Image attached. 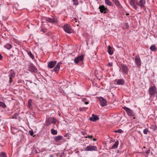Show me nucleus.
Returning a JSON list of instances; mask_svg holds the SVG:
<instances>
[{"label":"nucleus","mask_w":157,"mask_h":157,"mask_svg":"<svg viewBox=\"0 0 157 157\" xmlns=\"http://www.w3.org/2000/svg\"><path fill=\"white\" fill-rule=\"evenodd\" d=\"M130 3L131 6L137 11H140L142 8L144 10L146 9V0H140L139 2L137 0H131Z\"/></svg>","instance_id":"obj_1"},{"label":"nucleus","mask_w":157,"mask_h":157,"mask_svg":"<svg viewBox=\"0 0 157 157\" xmlns=\"http://www.w3.org/2000/svg\"><path fill=\"white\" fill-rule=\"evenodd\" d=\"M26 66L29 71L34 73L37 72V69L34 66L33 64L32 63H29L26 65Z\"/></svg>","instance_id":"obj_2"},{"label":"nucleus","mask_w":157,"mask_h":157,"mask_svg":"<svg viewBox=\"0 0 157 157\" xmlns=\"http://www.w3.org/2000/svg\"><path fill=\"white\" fill-rule=\"evenodd\" d=\"M56 121L57 120L56 119L53 117H51L47 118L46 119V125L48 126L52 123H53L55 124L56 123Z\"/></svg>","instance_id":"obj_3"},{"label":"nucleus","mask_w":157,"mask_h":157,"mask_svg":"<svg viewBox=\"0 0 157 157\" xmlns=\"http://www.w3.org/2000/svg\"><path fill=\"white\" fill-rule=\"evenodd\" d=\"M63 29L66 32L68 33H71L73 31V30L71 26L67 24H65L64 25Z\"/></svg>","instance_id":"obj_4"},{"label":"nucleus","mask_w":157,"mask_h":157,"mask_svg":"<svg viewBox=\"0 0 157 157\" xmlns=\"http://www.w3.org/2000/svg\"><path fill=\"white\" fill-rule=\"evenodd\" d=\"M121 67L120 71L121 70L123 73L127 74L128 73V67L125 64L121 63Z\"/></svg>","instance_id":"obj_5"},{"label":"nucleus","mask_w":157,"mask_h":157,"mask_svg":"<svg viewBox=\"0 0 157 157\" xmlns=\"http://www.w3.org/2000/svg\"><path fill=\"white\" fill-rule=\"evenodd\" d=\"M126 112L127 114L129 116H134L135 113L133 111L130 109L126 107H124L122 108Z\"/></svg>","instance_id":"obj_6"},{"label":"nucleus","mask_w":157,"mask_h":157,"mask_svg":"<svg viewBox=\"0 0 157 157\" xmlns=\"http://www.w3.org/2000/svg\"><path fill=\"white\" fill-rule=\"evenodd\" d=\"M99 9L100 10L101 13H108L109 10L108 9L103 5H101L99 7Z\"/></svg>","instance_id":"obj_7"},{"label":"nucleus","mask_w":157,"mask_h":157,"mask_svg":"<svg viewBox=\"0 0 157 157\" xmlns=\"http://www.w3.org/2000/svg\"><path fill=\"white\" fill-rule=\"evenodd\" d=\"M45 20L50 23L57 22V19L56 17L46 18Z\"/></svg>","instance_id":"obj_8"},{"label":"nucleus","mask_w":157,"mask_h":157,"mask_svg":"<svg viewBox=\"0 0 157 157\" xmlns=\"http://www.w3.org/2000/svg\"><path fill=\"white\" fill-rule=\"evenodd\" d=\"M9 73L10 74V75L9 76V77H10L9 82L10 83H11L13 81L12 78H14L15 76V73L12 70L10 71Z\"/></svg>","instance_id":"obj_9"},{"label":"nucleus","mask_w":157,"mask_h":157,"mask_svg":"<svg viewBox=\"0 0 157 157\" xmlns=\"http://www.w3.org/2000/svg\"><path fill=\"white\" fill-rule=\"evenodd\" d=\"M156 90V89L155 86H151L149 90V94L151 95H154L155 94Z\"/></svg>","instance_id":"obj_10"},{"label":"nucleus","mask_w":157,"mask_h":157,"mask_svg":"<svg viewBox=\"0 0 157 157\" xmlns=\"http://www.w3.org/2000/svg\"><path fill=\"white\" fill-rule=\"evenodd\" d=\"M135 62L138 67H140L141 65V61L139 56H136L135 57Z\"/></svg>","instance_id":"obj_11"},{"label":"nucleus","mask_w":157,"mask_h":157,"mask_svg":"<svg viewBox=\"0 0 157 157\" xmlns=\"http://www.w3.org/2000/svg\"><path fill=\"white\" fill-rule=\"evenodd\" d=\"M84 56L82 55L81 56H78L76 57H75L74 59V62L76 64L78 63L79 61H82L83 59Z\"/></svg>","instance_id":"obj_12"},{"label":"nucleus","mask_w":157,"mask_h":157,"mask_svg":"<svg viewBox=\"0 0 157 157\" xmlns=\"http://www.w3.org/2000/svg\"><path fill=\"white\" fill-rule=\"evenodd\" d=\"M85 150L86 151H95L97 150V147L94 146H87Z\"/></svg>","instance_id":"obj_13"},{"label":"nucleus","mask_w":157,"mask_h":157,"mask_svg":"<svg viewBox=\"0 0 157 157\" xmlns=\"http://www.w3.org/2000/svg\"><path fill=\"white\" fill-rule=\"evenodd\" d=\"M56 61H51L49 62L48 64V67L50 68L54 67L56 64Z\"/></svg>","instance_id":"obj_14"},{"label":"nucleus","mask_w":157,"mask_h":157,"mask_svg":"<svg viewBox=\"0 0 157 157\" xmlns=\"http://www.w3.org/2000/svg\"><path fill=\"white\" fill-rule=\"evenodd\" d=\"M99 99L100 101V104L102 106H104L106 105L107 101L105 99L102 97H100Z\"/></svg>","instance_id":"obj_15"},{"label":"nucleus","mask_w":157,"mask_h":157,"mask_svg":"<svg viewBox=\"0 0 157 157\" xmlns=\"http://www.w3.org/2000/svg\"><path fill=\"white\" fill-rule=\"evenodd\" d=\"M61 63L60 62L58 63L55 67L53 69V71L56 72V73L57 74H58V72L60 69V65Z\"/></svg>","instance_id":"obj_16"},{"label":"nucleus","mask_w":157,"mask_h":157,"mask_svg":"<svg viewBox=\"0 0 157 157\" xmlns=\"http://www.w3.org/2000/svg\"><path fill=\"white\" fill-rule=\"evenodd\" d=\"M89 119L91 121H95L96 120H99V118L97 115L92 114V117H90Z\"/></svg>","instance_id":"obj_17"},{"label":"nucleus","mask_w":157,"mask_h":157,"mask_svg":"<svg viewBox=\"0 0 157 157\" xmlns=\"http://www.w3.org/2000/svg\"><path fill=\"white\" fill-rule=\"evenodd\" d=\"M63 137L62 136L58 135L55 137L54 140L56 141H58L59 140H61L63 139Z\"/></svg>","instance_id":"obj_18"},{"label":"nucleus","mask_w":157,"mask_h":157,"mask_svg":"<svg viewBox=\"0 0 157 157\" xmlns=\"http://www.w3.org/2000/svg\"><path fill=\"white\" fill-rule=\"evenodd\" d=\"M107 52L110 55H112L113 53V51L112 50L111 48L110 45L108 46Z\"/></svg>","instance_id":"obj_19"},{"label":"nucleus","mask_w":157,"mask_h":157,"mask_svg":"<svg viewBox=\"0 0 157 157\" xmlns=\"http://www.w3.org/2000/svg\"><path fill=\"white\" fill-rule=\"evenodd\" d=\"M124 83V80L123 79H119L117 82V84L118 85H123Z\"/></svg>","instance_id":"obj_20"},{"label":"nucleus","mask_w":157,"mask_h":157,"mask_svg":"<svg viewBox=\"0 0 157 157\" xmlns=\"http://www.w3.org/2000/svg\"><path fill=\"white\" fill-rule=\"evenodd\" d=\"M118 141H117L116 142H115L114 144L111 147V148L112 149H116L118 145Z\"/></svg>","instance_id":"obj_21"},{"label":"nucleus","mask_w":157,"mask_h":157,"mask_svg":"<svg viewBox=\"0 0 157 157\" xmlns=\"http://www.w3.org/2000/svg\"><path fill=\"white\" fill-rule=\"evenodd\" d=\"M112 1L117 6L119 7L120 6V4L118 0H112Z\"/></svg>","instance_id":"obj_22"},{"label":"nucleus","mask_w":157,"mask_h":157,"mask_svg":"<svg viewBox=\"0 0 157 157\" xmlns=\"http://www.w3.org/2000/svg\"><path fill=\"white\" fill-rule=\"evenodd\" d=\"M105 2L106 4L109 6H112L113 5V4L109 0H105Z\"/></svg>","instance_id":"obj_23"},{"label":"nucleus","mask_w":157,"mask_h":157,"mask_svg":"<svg viewBox=\"0 0 157 157\" xmlns=\"http://www.w3.org/2000/svg\"><path fill=\"white\" fill-rule=\"evenodd\" d=\"M51 133L53 135H56L57 133V131L56 130H54V129H52L51 130Z\"/></svg>","instance_id":"obj_24"},{"label":"nucleus","mask_w":157,"mask_h":157,"mask_svg":"<svg viewBox=\"0 0 157 157\" xmlns=\"http://www.w3.org/2000/svg\"><path fill=\"white\" fill-rule=\"evenodd\" d=\"M150 49L152 51H154L156 50V48L155 45H153L150 48Z\"/></svg>","instance_id":"obj_25"},{"label":"nucleus","mask_w":157,"mask_h":157,"mask_svg":"<svg viewBox=\"0 0 157 157\" xmlns=\"http://www.w3.org/2000/svg\"><path fill=\"white\" fill-rule=\"evenodd\" d=\"M4 47L9 50L12 47V45L10 44H7L4 46Z\"/></svg>","instance_id":"obj_26"},{"label":"nucleus","mask_w":157,"mask_h":157,"mask_svg":"<svg viewBox=\"0 0 157 157\" xmlns=\"http://www.w3.org/2000/svg\"><path fill=\"white\" fill-rule=\"evenodd\" d=\"M82 101L84 102L85 104L86 105L88 104L89 103V101H88L87 99L86 98H83L82 99Z\"/></svg>","instance_id":"obj_27"},{"label":"nucleus","mask_w":157,"mask_h":157,"mask_svg":"<svg viewBox=\"0 0 157 157\" xmlns=\"http://www.w3.org/2000/svg\"><path fill=\"white\" fill-rule=\"evenodd\" d=\"M28 55L30 57L32 58V59H33L34 58V55L32 54L31 52H29L28 53Z\"/></svg>","instance_id":"obj_28"},{"label":"nucleus","mask_w":157,"mask_h":157,"mask_svg":"<svg viewBox=\"0 0 157 157\" xmlns=\"http://www.w3.org/2000/svg\"><path fill=\"white\" fill-rule=\"evenodd\" d=\"M0 157H7L6 154L3 152L0 153Z\"/></svg>","instance_id":"obj_29"},{"label":"nucleus","mask_w":157,"mask_h":157,"mask_svg":"<svg viewBox=\"0 0 157 157\" xmlns=\"http://www.w3.org/2000/svg\"><path fill=\"white\" fill-rule=\"evenodd\" d=\"M150 133V132L149 131L148 128H146L144 129L143 130V133L145 134H147V133Z\"/></svg>","instance_id":"obj_30"},{"label":"nucleus","mask_w":157,"mask_h":157,"mask_svg":"<svg viewBox=\"0 0 157 157\" xmlns=\"http://www.w3.org/2000/svg\"><path fill=\"white\" fill-rule=\"evenodd\" d=\"M0 106L3 107L4 108H6V106L5 103L0 101Z\"/></svg>","instance_id":"obj_31"},{"label":"nucleus","mask_w":157,"mask_h":157,"mask_svg":"<svg viewBox=\"0 0 157 157\" xmlns=\"http://www.w3.org/2000/svg\"><path fill=\"white\" fill-rule=\"evenodd\" d=\"M18 116V113H16L13 115V116L12 117V118L15 119H17V118Z\"/></svg>","instance_id":"obj_32"},{"label":"nucleus","mask_w":157,"mask_h":157,"mask_svg":"<svg viewBox=\"0 0 157 157\" xmlns=\"http://www.w3.org/2000/svg\"><path fill=\"white\" fill-rule=\"evenodd\" d=\"M32 100L31 99H29L28 102V106L30 107L31 105V103L32 102Z\"/></svg>","instance_id":"obj_33"},{"label":"nucleus","mask_w":157,"mask_h":157,"mask_svg":"<svg viewBox=\"0 0 157 157\" xmlns=\"http://www.w3.org/2000/svg\"><path fill=\"white\" fill-rule=\"evenodd\" d=\"M73 2V4L75 5H77L78 4V0H72Z\"/></svg>","instance_id":"obj_34"},{"label":"nucleus","mask_w":157,"mask_h":157,"mask_svg":"<svg viewBox=\"0 0 157 157\" xmlns=\"http://www.w3.org/2000/svg\"><path fill=\"white\" fill-rule=\"evenodd\" d=\"M152 128L154 131H156L157 130V127L155 125L152 126Z\"/></svg>","instance_id":"obj_35"},{"label":"nucleus","mask_w":157,"mask_h":157,"mask_svg":"<svg viewBox=\"0 0 157 157\" xmlns=\"http://www.w3.org/2000/svg\"><path fill=\"white\" fill-rule=\"evenodd\" d=\"M122 131H123L121 129H119L118 130H117L116 131H115V132H118V133H121Z\"/></svg>","instance_id":"obj_36"},{"label":"nucleus","mask_w":157,"mask_h":157,"mask_svg":"<svg viewBox=\"0 0 157 157\" xmlns=\"http://www.w3.org/2000/svg\"><path fill=\"white\" fill-rule=\"evenodd\" d=\"M113 65L112 63L109 62L108 63V66L109 67H112Z\"/></svg>","instance_id":"obj_37"},{"label":"nucleus","mask_w":157,"mask_h":157,"mask_svg":"<svg viewBox=\"0 0 157 157\" xmlns=\"http://www.w3.org/2000/svg\"><path fill=\"white\" fill-rule=\"evenodd\" d=\"M29 132L31 136H32L33 134V132L32 130H30L29 131Z\"/></svg>","instance_id":"obj_38"},{"label":"nucleus","mask_w":157,"mask_h":157,"mask_svg":"<svg viewBox=\"0 0 157 157\" xmlns=\"http://www.w3.org/2000/svg\"><path fill=\"white\" fill-rule=\"evenodd\" d=\"M150 150L148 149V150L144 152V153H145L147 155H148V154L150 153Z\"/></svg>","instance_id":"obj_39"},{"label":"nucleus","mask_w":157,"mask_h":157,"mask_svg":"<svg viewBox=\"0 0 157 157\" xmlns=\"http://www.w3.org/2000/svg\"><path fill=\"white\" fill-rule=\"evenodd\" d=\"M88 108L84 107V108H80V109H81V110H82V109H84V110H85L86 109H87Z\"/></svg>","instance_id":"obj_40"},{"label":"nucleus","mask_w":157,"mask_h":157,"mask_svg":"<svg viewBox=\"0 0 157 157\" xmlns=\"http://www.w3.org/2000/svg\"><path fill=\"white\" fill-rule=\"evenodd\" d=\"M93 137V136L92 135H89L86 138H92Z\"/></svg>","instance_id":"obj_41"},{"label":"nucleus","mask_w":157,"mask_h":157,"mask_svg":"<svg viewBox=\"0 0 157 157\" xmlns=\"http://www.w3.org/2000/svg\"><path fill=\"white\" fill-rule=\"evenodd\" d=\"M2 55L0 54V60H2Z\"/></svg>","instance_id":"obj_42"},{"label":"nucleus","mask_w":157,"mask_h":157,"mask_svg":"<svg viewBox=\"0 0 157 157\" xmlns=\"http://www.w3.org/2000/svg\"><path fill=\"white\" fill-rule=\"evenodd\" d=\"M69 135V134L68 133H67L65 136L64 137H67Z\"/></svg>","instance_id":"obj_43"},{"label":"nucleus","mask_w":157,"mask_h":157,"mask_svg":"<svg viewBox=\"0 0 157 157\" xmlns=\"http://www.w3.org/2000/svg\"><path fill=\"white\" fill-rule=\"evenodd\" d=\"M93 140L94 141H96V140H97V139H96V138H94V139H93Z\"/></svg>","instance_id":"obj_44"},{"label":"nucleus","mask_w":157,"mask_h":157,"mask_svg":"<svg viewBox=\"0 0 157 157\" xmlns=\"http://www.w3.org/2000/svg\"><path fill=\"white\" fill-rule=\"evenodd\" d=\"M41 31H42L43 32H44V31L43 29H41Z\"/></svg>","instance_id":"obj_45"},{"label":"nucleus","mask_w":157,"mask_h":157,"mask_svg":"<svg viewBox=\"0 0 157 157\" xmlns=\"http://www.w3.org/2000/svg\"><path fill=\"white\" fill-rule=\"evenodd\" d=\"M156 93V98H157V90Z\"/></svg>","instance_id":"obj_46"},{"label":"nucleus","mask_w":157,"mask_h":157,"mask_svg":"<svg viewBox=\"0 0 157 157\" xmlns=\"http://www.w3.org/2000/svg\"><path fill=\"white\" fill-rule=\"evenodd\" d=\"M145 147H143V148H145Z\"/></svg>","instance_id":"obj_47"},{"label":"nucleus","mask_w":157,"mask_h":157,"mask_svg":"<svg viewBox=\"0 0 157 157\" xmlns=\"http://www.w3.org/2000/svg\"><path fill=\"white\" fill-rule=\"evenodd\" d=\"M53 157V156H52H52H50V157Z\"/></svg>","instance_id":"obj_48"},{"label":"nucleus","mask_w":157,"mask_h":157,"mask_svg":"<svg viewBox=\"0 0 157 157\" xmlns=\"http://www.w3.org/2000/svg\"><path fill=\"white\" fill-rule=\"evenodd\" d=\"M133 118H134V119H135V117H133Z\"/></svg>","instance_id":"obj_49"},{"label":"nucleus","mask_w":157,"mask_h":157,"mask_svg":"<svg viewBox=\"0 0 157 157\" xmlns=\"http://www.w3.org/2000/svg\"><path fill=\"white\" fill-rule=\"evenodd\" d=\"M75 20H76V18H74Z\"/></svg>","instance_id":"obj_50"}]
</instances>
